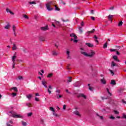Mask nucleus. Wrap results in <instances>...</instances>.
Masks as SVG:
<instances>
[{"label": "nucleus", "mask_w": 126, "mask_h": 126, "mask_svg": "<svg viewBox=\"0 0 126 126\" xmlns=\"http://www.w3.org/2000/svg\"><path fill=\"white\" fill-rule=\"evenodd\" d=\"M55 3L56 1H51L48 2V3L46 4L47 10H49V11L53 10L54 8H53V7H51V6L54 5V4H55Z\"/></svg>", "instance_id": "obj_1"}, {"label": "nucleus", "mask_w": 126, "mask_h": 126, "mask_svg": "<svg viewBox=\"0 0 126 126\" xmlns=\"http://www.w3.org/2000/svg\"><path fill=\"white\" fill-rule=\"evenodd\" d=\"M81 54L82 55L85 56V57H90L91 58H92V57H94L95 55V51L94 50H91V53L89 54L86 53L85 52H81Z\"/></svg>", "instance_id": "obj_2"}, {"label": "nucleus", "mask_w": 126, "mask_h": 126, "mask_svg": "<svg viewBox=\"0 0 126 126\" xmlns=\"http://www.w3.org/2000/svg\"><path fill=\"white\" fill-rule=\"evenodd\" d=\"M10 113L11 114L13 118H16L17 119H20L22 118V116H20V115H17L16 114V113L13 111H11Z\"/></svg>", "instance_id": "obj_3"}, {"label": "nucleus", "mask_w": 126, "mask_h": 126, "mask_svg": "<svg viewBox=\"0 0 126 126\" xmlns=\"http://www.w3.org/2000/svg\"><path fill=\"white\" fill-rule=\"evenodd\" d=\"M47 82H46V80H45V79H43L42 80V85H43V86H44V87H45V88H48V87L47 86Z\"/></svg>", "instance_id": "obj_4"}, {"label": "nucleus", "mask_w": 126, "mask_h": 126, "mask_svg": "<svg viewBox=\"0 0 126 126\" xmlns=\"http://www.w3.org/2000/svg\"><path fill=\"white\" fill-rule=\"evenodd\" d=\"M6 11L7 13L9 12V13H10V14H11L12 15H14V13H13L12 11H11L10 10V9H9L8 8H6Z\"/></svg>", "instance_id": "obj_5"}, {"label": "nucleus", "mask_w": 126, "mask_h": 126, "mask_svg": "<svg viewBox=\"0 0 126 126\" xmlns=\"http://www.w3.org/2000/svg\"><path fill=\"white\" fill-rule=\"evenodd\" d=\"M48 27H49L48 26H46L44 27H41L40 29L42 31H47V30L49 29Z\"/></svg>", "instance_id": "obj_6"}, {"label": "nucleus", "mask_w": 126, "mask_h": 126, "mask_svg": "<svg viewBox=\"0 0 126 126\" xmlns=\"http://www.w3.org/2000/svg\"><path fill=\"white\" fill-rule=\"evenodd\" d=\"M86 45H87V46H88L89 48H93V47H94V45L90 43H86Z\"/></svg>", "instance_id": "obj_7"}, {"label": "nucleus", "mask_w": 126, "mask_h": 126, "mask_svg": "<svg viewBox=\"0 0 126 126\" xmlns=\"http://www.w3.org/2000/svg\"><path fill=\"white\" fill-rule=\"evenodd\" d=\"M112 58L114 60V61L118 62V63H120V60L119 59H118V56H114L112 57Z\"/></svg>", "instance_id": "obj_8"}, {"label": "nucleus", "mask_w": 126, "mask_h": 126, "mask_svg": "<svg viewBox=\"0 0 126 126\" xmlns=\"http://www.w3.org/2000/svg\"><path fill=\"white\" fill-rule=\"evenodd\" d=\"M13 124L12 121L10 120L9 122H7L6 126H12L11 124Z\"/></svg>", "instance_id": "obj_9"}, {"label": "nucleus", "mask_w": 126, "mask_h": 126, "mask_svg": "<svg viewBox=\"0 0 126 126\" xmlns=\"http://www.w3.org/2000/svg\"><path fill=\"white\" fill-rule=\"evenodd\" d=\"M100 82H101V83H102V84H106V83H107V82L106 81V80H105V78H102L100 79Z\"/></svg>", "instance_id": "obj_10"}, {"label": "nucleus", "mask_w": 126, "mask_h": 126, "mask_svg": "<svg viewBox=\"0 0 126 126\" xmlns=\"http://www.w3.org/2000/svg\"><path fill=\"white\" fill-rule=\"evenodd\" d=\"M48 93L49 94H51V93H52V91H51L50 90H52V89H53V88H52V86L51 85H49V87H48Z\"/></svg>", "instance_id": "obj_11"}, {"label": "nucleus", "mask_w": 126, "mask_h": 126, "mask_svg": "<svg viewBox=\"0 0 126 126\" xmlns=\"http://www.w3.org/2000/svg\"><path fill=\"white\" fill-rule=\"evenodd\" d=\"M110 84H111V85H116V84H117L116 83V80H112Z\"/></svg>", "instance_id": "obj_12"}, {"label": "nucleus", "mask_w": 126, "mask_h": 126, "mask_svg": "<svg viewBox=\"0 0 126 126\" xmlns=\"http://www.w3.org/2000/svg\"><path fill=\"white\" fill-rule=\"evenodd\" d=\"M17 48L16 47V45L15 44H13V47H12V50L13 51H15V50H17Z\"/></svg>", "instance_id": "obj_13"}, {"label": "nucleus", "mask_w": 126, "mask_h": 126, "mask_svg": "<svg viewBox=\"0 0 126 126\" xmlns=\"http://www.w3.org/2000/svg\"><path fill=\"white\" fill-rule=\"evenodd\" d=\"M95 32V29H93V30L91 31H88L87 32V34H89V35L90 34H91V33H94V32Z\"/></svg>", "instance_id": "obj_14"}, {"label": "nucleus", "mask_w": 126, "mask_h": 126, "mask_svg": "<svg viewBox=\"0 0 126 126\" xmlns=\"http://www.w3.org/2000/svg\"><path fill=\"white\" fill-rule=\"evenodd\" d=\"M70 37H74V39H76L77 38V36L75 35L74 33H71L70 34Z\"/></svg>", "instance_id": "obj_15"}, {"label": "nucleus", "mask_w": 126, "mask_h": 126, "mask_svg": "<svg viewBox=\"0 0 126 126\" xmlns=\"http://www.w3.org/2000/svg\"><path fill=\"white\" fill-rule=\"evenodd\" d=\"M73 113L75 115H76V116H78V117H80V114H79V112H78V111H75Z\"/></svg>", "instance_id": "obj_16"}, {"label": "nucleus", "mask_w": 126, "mask_h": 126, "mask_svg": "<svg viewBox=\"0 0 126 126\" xmlns=\"http://www.w3.org/2000/svg\"><path fill=\"white\" fill-rule=\"evenodd\" d=\"M15 59H16V56L15 54H14V55L12 58V61L13 63H15Z\"/></svg>", "instance_id": "obj_17"}, {"label": "nucleus", "mask_w": 126, "mask_h": 126, "mask_svg": "<svg viewBox=\"0 0 126 126\" xmlns=\"http://www.w3.org/2000/svg\"><path fill=\"white\" fill-rule=\"evenodd\" d=\"M10 27V25L9 24V23H7V24L6 26L4 27L5 29H8Z\"/></svg>", "instance_id": "obj_18"}, {"label": "nucleus", "mask_w": 126, "mask_h": 126, "mask_svg": "<svg viewBox=\"0 0 126 126\" xmlns=\"http://www.w3.org/2000/svg\"><path fill=\"white\" fill-rule=\"evenodd\" d=\"M26 97L27 98H28V99H29V100H31V98H32V94H30L27 95Z\"/></svg>", "instance_id": "obj_19"}, {"label": "nucleus", "mask_w": 126, "mask_h": 126, "mask_svg": "<svg viewBox=\"0 0 126 126\" xmlns=\"http://www.w3.org/2000/svg\"><path fill=\"white\" fill-rule=\"evenodd\" d=\"M12 90H14L15 92H18V90L17 89V87H14L12 88Z\"/></svg>", "instance_id": "obj_20"}, {"label": "nucleus", "mask_w": 126, "mask_h": 126, "mask_svg": "<svg viewBox=\"0 0 126 126\" xmlns=\"http://www.w3.org/2000/svg\"><path fill=\"white\" fill-rule=\"evenodd\" d=\"M39 40L40 41H41L42 42H43V41H45V38L44 36H40Z\"/></svg>", "instance_id": "obj_21"}, {"label": "nucleus", "mask_w": 126, "mask_h": 126, "mask_svg": "<svg viewBox=\"0 0 126 126\" xmlns=\"http://www.w3.org/2000/svg\"><path fill=\"white\" fill-rule=\"evenodd\" d=\"M55 10H56L57 11H60V10H61V9H60V8H59V7L57 6L56 5H55Z\"/></svg>", "instance_id": "obj_22"}, {"label": "nucleus", "mask_w": 126, "mask_h": 126, "mask_svg": "<svg viewBox=\"0 0 126 126\" xmlns=\"http://www.w3.org/2000/svg\"><path fill=\"white\" fill-rule=\"evenodd\" d=\"M53 74L52 73H49L48 74V75L47 76V77H48V78H50V77H52V76H53Z\"/></svg>", "instance_id": "obj_23"}, {"label": "nucleus", "mask_w": 126, "mask_h": 126, "mask_svg": "<svg viewBox=\"0 0 126 126\" xmlns=\"http://www.w3.org/2000/svg\"><path fill=\"white\" fill-rule=\"evenodd\" d=\"M56 96H57V99H59V98H62V97H63V95L58 94H57Z\"/></svg>", "instance_id": "obj_24"}, {"label": "nucleus", "mask_w": 126, "mask_h": 126, "mask_svg": "<svg viewBox=\"0 0 126 126\" xmlns=\"http://www.w3.org/2000/svg\"><path fill=\"white\" fill-rule=\"evenodd\" d=\"M108 47V42H106L103 45V49H106Z\"/></svg>", "instance_id": "obj_25"}, {"label": "nucleus", "mask_w": 126, "mask_h": 126, "mask_svg": "<svg viewBox=\"0 0 126 126\" xmlns=\"http://www.w3.org/2000/svg\"><path fill=\"white\" fill-rule=\"evenodd\" d=\"M18 79L19 80H23V77L22 76H18Z\"/></svg>", "instance_id": "obj_26"}, {"label": "nucleus", "mask_w": 126, "mask_h": 126, "mask_svg": "<svg viewBox=\"0 0 126 126\" xmlns=\"http://www.w3.org/2000/svg\"><path fill=\"white\" fill-rule=\"evenodd\" d=\"M111 66H117V64H116V63H115L114 61H112L111 63Z\"/></svg>", "instance_id": "obj_27"}, {"label": "nucleus", "mask_w": 126, "mask_h": 126, "mask_svg": "<svg viewBox=\"0 0 126 126\" xmlns=\"http://www.w3.org/2000/svg\"><path fill=\"white\" fill-rule=\"evenodd\" d=\"M23 17H24V18H25L26 19H29V17H28V16H27V15L25 14H23Z\"/></svg>", "instance_id": "obj_28"}, {"label": "nucleus", "mask_w": 126, "mask_h": 126, "mask_svg": "<svg viewBox=\"0 0 126 126\" xmlns=\"http://www.w3.org/2000/svg\"><path fill=\"white\" fill-rule=\"evenodd\" d=\"M49 110H50V111H51V112H55V109H54V107H51L49 108Z\"/></svg>", "instance_id": "obj_29"}, {"label": "nucleus", "mask_w": 126, "mask_h": 126, "mask_svg": "<svg viewBox=\"0 0 126 126\" xmlns=\"http://www.w3.org/2000/svg\"><path fill=\"white\" fill-rule=\"evenodd\" d=\"M22 124L23 126H27V123H26V122H25L24 121H22Z\"/></svg>", "instance_id": "obj_30"}, {"label": "nucleus", "mask_w": 126, "mask_h": 126, "mask_svg": "<svg viewBox=\"0 0 126 126\" xmlns=\"http://www.w3.org/2000/svg\"><path fill=\"white\" fill-rule=\"evenodd\" d=\"M12 27H13V31L14 32V33H15V30L16 29V28L15 27V26H14V25H13Z\"/></svg>", "instance_id": "obj_31"}, {"label": "nucleus", "mask_w": 126, "mask_h": 126, "mask_svg": "<svg viewBox=\"0 0 126 126\" xmlns=\"http://www.w3.org/2000/svg\"><path fill=\"white\" fill-rule=\"evenodd\" d=\"M29 3L30 4H36V1H32V2H29Z\"/></svg>", "instance_id": "obj_32"}, {"label": "nucleus", "mask_w": 126, "mask_h": 126, "mask_svg": "<svg viewBox=\"0 0 126 126\" xmlns=\"http://www.w3.org/2000/svg\"><path fill=\"white\" fill-rule=\"evenodd\" d=\"M123 25V21H121L118 23V26L121 27Z\"/></svg>", "instance_id": "obj_33"}, {"label": "nucleus", "mask_w": 126, "mask_h": 126, "mask_svg": "<svg viewBox=\"0 0 126 126\" xmlns=\"http://www.w3.org/2000/svg\"><path fill=\"white\" fill-rule=\"evenodd\" d=\"M81 94V97H83V98H84V99H86V96L84 95L83 94Z\"/></svg>", "instance_id": "obj_34"}, {"label": "nucleus", "mask_w": 126, "mask_h": 126, "mask_svg": "<svg viewBox=\"0 0 126 126\" xmlns=\"http://www.w3.org/2000/svg\"><path fill=\"white\" fill-rule=\"evenodd\" d=\"M11 95L13 96V97H15V96L17 95V94L15 93H12Z\"/></svg>", "instance_id": "obj_35"}, {"label": "nucleus", "mask_w": 126, "mask_h": 126, "mask_svg": "<svg viewBox=\"0 0 126 126\" xmlns=\"http://www.w3.org/2000/svg\"><path fill=\"white\" fill-rule=\"evenodd\" d=\"M69 80H68V82H71L72 81V78L71 77H68Z\"/></svg>", "instance_id": "obj_36"}, {"label": "nucleus", "mask_w": 126, "mask_h": 126, "mask_svg": "<svg viewBox=\"0 0 126 126\" xmlns=\"http://www.w3.org/2000/svg\"><path fill=\"white\" fill-rule=\"evenodd\" d=\"M114 112L116 115H119V114H120V112L117 110H114Z\"/></svg>", "instance_id": "obj_37"}, {"label": "nucleus", "mask_w": 126, "mask_h": 126, "mask_svg": "<svg viewBox=\"0 0 126 126\" xmlns=\"http://www.w3.org/2000/svg\"><path fill=\"white\" fill-rule=\"evenodd\" d=\"M33 115V113L32 112H30L28 114V117H31Z\"/></svg>", "instance_id": "obj_38"}, {"label": "nucleus", "mask_w": 126, "mask_h": 126, "mask_svg": "<svg viewBox=\"0 0 126 126\" xmlns=\"http://www.w3.org/2000/svg\"><path fill=\"white\" fill-rule=\"evenodd\" d=\"M53 56H58V53L57 52H56V51H53Z\"/></svg>", "instance_id": "obj_39"}, {"label": "nucleus", "mask_w": 126, "mask_h": 126, "mask_svg": "<svg viewBox=\"0 0 126 126\" xmlns=\"http://www.w3.org/2000/svg\"><path fill=\"white\" fill-rule=\"evenodd\" d=\"M79 30L80 32V33H82V32H83V31H82V28H81V27H80L79 28Z\"/></svg>", "instance_id": "obj_40"}, {"label": "nucleus", "mask_w": 126, "mask_h": 126, "mask_svg": "<svg viewBox=\"0 0 126 126\" xmlns=\"http://www.w3.org/2000/svg\"><path fill=\"white\" fill-rule=\"evenodd\" d=\"M53 116H55V117H59V115L58 114H57L56 113H55V112H53Z\"/></svg>", "instance_id": "obj_41"}, {"label": "nucleus", "mask_w": 126, "mask_h": 126, "mask_svg": "<svg viewBox=\"0 0 126 126\" xmlns=\"http://www.w3.org/2000/svg\"><path fill=\"white\" fill-rule=\"evenodd\" d=\"M112 18H113V15H109L108 16V19L110 20V19H112Z\"/></svg>", "instance_id": "obj_42"}, {"label": "nucleus", "mask_w": 126, "mask_h": 126, "mask_svg": "<svg viewBox=\"0 0 126 126\" xmlns=\"http://www.w3.org/2000/svg\"><path fill=\"white\" fill-rule=\"evenodd\" d=\"M26 105L29 108L31 107V103H27Z\"/></svg>", "instance_id": "obj_43"}, {"label": "nucleus", "mask_w": 126, "mask_h": 126, "mask_svg": "<svg viewBox=\"0 0 126 126\" xmlns=\"http://www.w3.org/2000/svg\"><path fill=\"white\" fill-rule=\"evenodd\" d=\"M110 52H116L117 51V49H111L110 50Z\"/></svg>", "instance_id": "obj_44"}, {"label": "nucleus", "mask_w": 126, "mask_h": 126, "mask_svg": "<svg viewBox=\"0 0 126 126\" xmlns=\"http://www.w3.org/2000/svg\"><path fill=\"white\" fill-rule=\"evenodd\" d=\"M81 26L82 27H83L84 26V22L83 21H82L81 23Z\"/></svg>", "instance_id": "obj_45"}, {"label": "nucleus", "mask_w": 126, "mask_h": 126, "mask_svg": "<svg viewBox=\"0 0 126 126\" xmlns=\"http://www.w3.org/2000/svg\"><path fill=\"white\" fill-rule=\"evenodd\" d=\"M123 117H122V119H126V115L125 113H123Z\"/></svg>", "instance_id": "obj_46"}, {"label": "nucleus", "mask_w": 126, "mask_h": 126, "mask_svg": "<svg viewBox=\"0 0 126 126\" xmlns=\"http://www.w3.org/2000/svg\"><path fill=\"white\" fill-rule=\"evenodd\" d=\"M56 93H57V94H60V93H61V91H60V90H56Z\"/></svg>", "instance_id": "obj_47"}, {"label": "nucleus", "mask_w": 126, "mask_h": 126, "mask_svg": "<svg viewBox=\"0 0 126 126\" xmlns=\"http://www.w3.org/2000/svg\"><path fill=\"white\" fill-rule=\"evenodd\" d=\"M62 21H63V22H68V20H66L65 21L63 19H62Z\"/></svg>", "instance_id": "obj_48"}, {"label": "nucleus", "mask_w": 126, "mask_h": 126, "mask_svg": "<svg viewBox=\"0 0 126 126\" xmlns=\"http://www.w3.org/2000/svg\"><path fill=\"white\" fill-rule=\"evenodd\" d=\"M89 89L90 90V91H93V88L91 87H89Z\"/></svg>", "instance_id": "obj_49"}, {"label": "nucleus", "mask_w": 126, "mask_h": 126, "mask_svg": "<svg viewBox=\"0 0 126 126\" xmlns=\"http://www.w3.org/2000/svg\"><path fill=\"white\" fill-rule=\"evenodd\" d=\"M109 71H110L111 73L112 74H113V75H115V74L114 73V72L113 71V70L110 69V70H109Z\"/></svg>", "instance_id": "obj_50"}, {"label": "nucleus", "mask_w": 126, "mask_h": 126, "mask_svg": "<svg viewBox=\"0 0 126 126\" xmlns=\"http://www.w3.org/2000/svg\"><path fill=\"white\" fill-rule=\"evenodd\" d=\"M66 108V105H63V110H65Z\"/></svg>", "instance_id": "obj_51"}, {"label": "nucleus", "mask_w": 126, "mask_h": 126, "mask_svg": "<svg viewBox=\"0 0 126 126\" xmlns=\"http://www.w3.org/2000/svg\"><path fill=\"white\" fill-rule=\"evenodd\" d=\"M110 119H111L112 120H115V118L114 117H113V116H111L110 117Z\"/></svg>", "instance_id": "obj_52"}, {"label": "nucleus", "mask_w": 126, "mask_h": 126, "mask_svg": "<svg viewBox=\"0 0 126 126\" xmlns=\"http://www.w3.org/2000/svg\"><path fill=\"white\" fill-rule=\"evenodd\" d=\"M73 42H74V43H77L78 42V40L74 39V40H73Z\"/></svg>", "instance_id": "obj_53"}, {"label": "nucleus", "mask_w": 126, "mask_h": 126, "mask_svg": "<svg viewBox=\"0 0 126 126\" xmlns=\"http://www.w3.org/2000/svg\"><path fill=\"white\" fill-rule=\"evenodd\" d=\"M35 101H36L37 102H39V99H38L37 97H35Z\"/></svg>", "instance_id": "obj_54"}, {"label": "nucleus", "mask_w": 126, "mask_h": 126, "mask_svg": "<svg viewBox=\"0 0 126 126\" xmlns=\"http://www.w3.org/2000/svg\"><path fill=\"white\" fill-rule=\"evenodd\" d=\"M114 9V6L110 7L109 8V10H113Z\"/></svg>", "instance_id": "obj_55"}, {"label": "nucleus", "mask_w": 126, "mask_h": 126, "mask_svg": "<svg viewBox=\"0 0 126 126\" xmlns=\"http://www.w3.org/2000/svg\"><path fill=\"white\" fill-rule=\"evenodd\" d=\"M40 123L41 124H44V120L43 119H41Z\"/></svg>", "instance_id": "obj_56"}, {"label": "nucleus", "mask_w": 126, "mask_h": 126, "mask_svg": "<svg viewBox=\"0 0 126 126\" xmlns=\"http://www.w3.org/2000/svg\"><path fill=\"white\" fill-rule=\"evenodd\" d=\"M91 19H92V20H94V21L95 20V17H94L91 16Z\"/></svg>", "instance_id": "obj_57"}, {"label": "nucleus", "mask_w": 126, "mask_h": 126, "mask_svg": "<svg viewBox=\"0 0 126 126\" xmlns=\"http://www.w3.org/2000/svg\"><path fill=\"white\" fill-rule=\"evenodd\" d=\"M15 66V63H13V68H14Z\"/></svg>", "instance_id": "obj_58"}, {"label": "nucleus", "mask_w": 126, "mask_h": 126, "mask_svg": "<svg viewBox=\"0 0 126 126\" xmlns=\"http://www.w3.org/2000/svg\"><path fill=\"white\" fill-rule=\"evenodd\" d=\"M122 102L124 103V104H126V101H125V100L122 99Z\"/></svg>", "instance_id": "obj_59"}, {"label": "nucleus", "mask_w": 126, "mask_h": 126, "mask_svg": "<svg viewBox=\"0 0 126 126\" xmlns=\"http://www.w3.org/2000/svg\"><path fill=\"white\" fill-rule=\"evenodd\" d=\"M80 50H81V52H83V51H84V49H83V48H81Z\"/></svg>", "instance_id": "obj_60"}, {"label": "nucleus", "mask_w": 126, "mask_h": 126, "mask_svg": "<svg viewBox=\"0 0 126 126\" xmlns=\"http://www.w3.org/2000/svg\"><path fill=\"white\" fill-rule=\"evenodd\" d=\"M66 54H67V56H69V51H66Z\"/></svg>", "instance_id": "obj_61"}, {"label": "nucleus", "mask_w": 126, "mask_h": 126, "mask_svg": "<svg viewBox=\"0 0 126 126\" xmlns=\"http://www.w3.org/2000/svg\"><path fill=\"white\" fill-rule=\"evenodd\" d=\"M116 55H118V56H120V53L119 52V51L116 52Z\"/></svg>", "instance_id": "obj_62"}, {"label": "nucleus", "mask_w": 126, "mask_h": 126, "mask_svg": "<svg viewBox=\"0 0 126 126\" xmlns=\"http://www.w3.org/2000/svg\"><path fill=\"white\" fill-rule=\"evenodd\" d=\"M94 40H95L96 39H98V37H97L96 35H94Z\"/></svg>", "instance_id": "obj_63"}, {"label": "nucleus", "mask_w": 126, "mask_h": 126, "mask_svg": "<svg viewBox=\"0 0 126 126\" xmlns=\"http://www.w3.org/2000/svg\"><path fill=\"white\" fill-rule=\"evenodd\" d=\"M99 118H100V120H103L104 119L103 116H99Z\"/></svg>", "instance_id": "obj_64"}]
</instances>
